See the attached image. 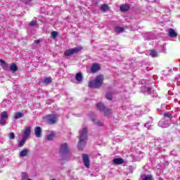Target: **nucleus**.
I'll use <instances>...</instances> for the list:
<instances>
[{
    "instance_id": "obj_1",
    "label": "nucleus",
    "mask_w": 180,
    "mask_h": 180,
    "mask_svg": "<svg viewBox=\"0 0 180 180\" xmlns=\"http://www.w3.org/2000/svg\"><path fill=\"white\" fill-rule=\"evenodd\" d=\"M79 136L77 143L78 150H84V147L86 146V140H88V128L84 127L79 131Z\"/></svg>"
},
{
    "instance_id": "obj_2",
    "label": "nucleus",
    "mask_w": 180,
    "mask_h": 180,
    "mask_svg": "<svg viewBox=\"0 0 180 180\" xmlns=\"http://www.w3.org/2000/svg\"><path fill=\"white\" fill-rule=\"evenodd\" d=\"M105 77L103 75H97L94 80H91L89 82V88H94L96 89H100L103 84Z\"/></svg>"
},
{
    "instance_id": "obj_3",
    "label": "nucleus",
    "mask_w": 180,
    "mask_h": 180,
    "mask_svg": "<svg viewBox=\"0 0 180 180\" xmlns=\"http://www.w3.org/2000/svg\"><path fill=\"white\" fill-rule=\"evenodd\" d=\"M96 106L98 110L104 113L105 117H109V116L112 115V109L106 107L103 103H98Z\"/></svg>"
},
{
    "instance_id": "obj_4",
    "label": "nucleus",
    "mask_w": 180,
    "mask_h": 180,
    "mask_svg": "<svg viewBox=\"0 0 180 180\" xmlns=\"http://www.w3.org/2000/svg\"><path fill=\"white\" fill-rule=\"evenodd\" d=\"M44 119L48 124H56L58 120V116L57 114H51L45 116Z\"/></svg>"
},
{
    "instance_id": "obj_5",
    "label": "nucleus",
    "mask_w": 180,
    "mask_h": 180,
    "mask_svg": "<svg viewBox=\"0 0 180 180\" xmlns=\"http://www.w3.org/2000/svg\"><path fill=\"white\" fill-rule=\"evenodd\" d=\"M82 50V47L77 46L73 49H68L65 51L64 55L65 57H70V56H72L73 54H75L77 53H79Z\"/></svg>"
},
{
    "instance_id": "obj_6",
    "label": "nucleus",
    "mask_w": 180,
    "mask_h": 180,
    "mask_svg": "<svg viewBox=\"0 0 180 180\" xmlns=\"http://www.w3.org/2000/svg\"><path fill=\"white\" fill-rule=\"evenodd\" d=\"M82 160L84 167L86 168H89L91 167V160H89V155L86 153H84L82 155Z\"/></svg>"
},
{
    "instance_id": "obj_7",
    "label": "nucleus",
    "mask_w": 180,
    "mask_h": 180,
    "mask_svg": "<svg viewBox=\"0 0 180 180\" xmlns=\"http://www.w3.org/2000/svg\"><path fill=\"white\" fill-rule=\"evenodd\" d=\"M60 151L62 154H68L70 153V148L67 143H65L60 146Z\"/></svg>"
},
{
    "instance_id": "obj_8",
    "label": "nucleus",
    "mask_w": 180,
    "mask_h": 180,
    "mask_svg": "<svg viewBox=\"0 0 180 180\" xmlns=\"http://www.w3.org/2000/svg\"><path fill=\"white\" fill-rule=\"evenodd\" d=\"M101 70V65L98 63H94L91 68V72L95 74V72H98V71Z\"/></svg>"
},
{
    "instance_id": "obj_9",
    "label": "nucleus",
    "mask_w": 180,
    "mask_h": 180,
    "mask_svg": "<svg viewBox=\"0 0 180 180\" xmlns=\"http://www.w3.org/2000/svg\"><path fill=\"white\" fill-rule=\"evenodd\" d=\"M41 133H43V130H41V127H36L34 128L35 137H37V139L41 137Z\"/></svg>"
},
{
    "instance_id": "obj_10",
    "label": "nucleus",
    "mask_w": 180,
    "mask_h": 180,
    "mask_svg": "<svg viewBox=\"0 0 180 180\" xmlns=\"http://www.w3.org/2000/svg\"><path fill=\"white\" fill-rule=\"evenodd\" d=\"M32 131V127H27L25 128L24 130V134L22 135V138L24 139H27L30 136V133Z\"/></svg>"
},
{
    "instance_id": "obj_11",
    "label": "nucleus",
    "mask_w": 180,
    "mask_h": 180,
    "mask_svg": "<svg viewBox=\"0 0 180 180\" xmlns=\"http://www.w3.org/2000/svg\"><path fill=\"white\" fill-rule=\"evenodd\" d=\"M120 11L121 12H128V11H130V5L129 4H122L120 7Z\"/></svg>"
},
{
    "instance_id": "obj_12",
    "label": "nucleus",
    "mask_w": 180,
    "mask_h": 180,
    "mask_svg": "<svg viewBox=\"0 0 180 180\" xmlns=\"http://www.w3.org/2000/svg\"><path fill=\"white\" fill-rule=\"evenodd\" d=\"M112 162L115 164V165H120L124 162V160L122 158H117L112 160Z\"/></svg>"
},
{
    "instance_id": "obj_13",
    "label": "nucleus",
    "mask_w": 180,
    "mask_h": 180,
    "mask_svg": "<svg viewBox=\"0 0 180 180\" xmlns=\"http://www.w3.org/2000/svg\"><path fill=\"white\" fill-rule=\"evenodd\" d=\"M168 34L170 37H176L178 36V33L175 32V30L170 28L168 30Z\"/></svg>"
},
{
    "instance_id": "obj_14",
    "label": "nucleus",
    "mask_w": 180,
    "mask_h": 180,
    "mask_svg": "<svg viewBox=\"0 0 180 180\" xmlns=\"http://www.w3.org/2000/svg\"><path fill=\"white\" fill-rule=\"evenodd\" d=\"M75 79L77 82H82L84 77H82V73L81 72L77 73L75 75Z\"/></svg>"
},
{
    "instance_id": "obj_15",
    "label": "nucleus",
    "mask_w": 180,
    "mask_h": 180,
    "mask_svg": "<svg viewBox=\"0 0 180 180\" xmlns=\"http://www.w3.org/2000/svg\"><path fill=\"white\" fill-rule=\"evenodd\" d=\"M100 9L103 12H108L110 11V6L108 4H102Z\"/></svg>"
},
{
    "instance_id": "obj_16",
    "label": "nucleus",
    "mask_w": 180,
    "mask_h": 180,
    "mask_svg": "<svg viewBox=\"0 0 180 180\" xmlns=\"http://www.w3.org/2000/svg\"><path fill=\"white\" fill-rule=\"evenodd\" d=\"M29 154V149L24 148L20 152V157H27V155Z\"/></svg>"
},
{
    "instance_id": "obj_17",
    "label": "nucleus",
    "mask_w": 180,
    "mask_h": 180,
    "mask_svg": "<svg viewBox=\"0 0 180 180\" xmlns=\"http://www.w3.org/2000/svg\"><path fill=\"white\" fill-rule=\"evenodd\" d=\"M150 56L153 58L158 57V53L154 49L150 50Z\"/></svg>"
},
{
    "instance_id": "obj_18",
    "label": "nucleus",
    "mask_w": 180,
    "mask_h": 180,
    "mask_svg": "<svg viewBox=\"0 0 180 180\" xmlns=\"http://www.w3.org/2000/svg\"><path fill=\"white\" fill-rule=\"evenodd\" d=\"M10 70L13 71V72H16L18 71V66L15 63H12L10 66Z\"/></svg>"
},
{
    "instance_id": "obj_19",
    "label": "nucleus",
    "mask_w": 180,
    "mask_h": 180,
    "mask_svg": "<svg viewBox=\"0 0 180 180\" xmlns=\"http://www.w3.org/2000/svg\"><path fill=\"white\" fill-rule=\"evenodd\" d=\"M20 117H23V113L18 112H15L14 115V118L15 119H20Z\"/></svg>"
},
{
    "instance_id": "obj_20",
    "label": "nucleus",
    "mask_w": 180,
    "mask_h": 180,
    "mask_svg": "<svg viewBox=\"0 0 180 180\" xmlns=\"http://www.w3.org/2000/svg\"><path fill=\"white\" fill-rule=\"evenodd\" d=\"M26 138H23L22 139V140L20 141L19 144H18V147L22 148L23 146H25V143H26Z\"/></svg>"
},
{
    "instance_id": "obj_21",
    "label": "nucleus",
    "mask_w": 180,
    "mask_h": 180,
    "mask_svg": "<svg viewBox=\"0 0 180 180\" xmlns=\"http://www.w3.org/2000/svg\"><path fill=\"white\" fill-rule=\"evenodd\" d=\"M44 84L46 85H49V84H51V78L50 77H46L44 80Z\"/></svg>"
},
{
    "instance_id": "obj_22",
    "label": "nucleus",
    "mask_w": 180,
    "mask_h": 180,
    "mask_svg": "<svg viewBox=\"0 0 180 180\" xmlns=\"http://www.w3.org/2000/svg\"><path fill=\"white\" fill-rule=\"evenodd\" d=\"M54 137H56V134L54 133H51L46 136V139L49 141L53 140Z\"/></svg>"
},
{
    "instance_id": "obj_23",
    "label": "nucleus",
    "mask_w": 180,
    "mask_h": 180,
    "mask_svg": "<svg viewBox=\"0 0 180 180\" xmlns=\"http://www.w3.org/2000/svg\"><path fill=\"white\" fill-rule=\"evenodd\" d=\"M1 119H6L9 115L6 111H4L1 114Z\"/></svg>"
},
{
    "instance_id": "obj_24",
    "label": "nucleus",
    "mask_w": 180,
    "mask_h": 180,
    "mask_svg": "<svg viewBox=\"0 0 180 180\" xmlns=\"http://www.w3.org/2000/svg\"><path fill=\"white\" fill-rule=\"evenodd\" d=\"M115 30L118 33H122V32H124V28H123L122 27H116Z\"/></svg>"
},
{
    "instance_id": "obj_25",
    "label": "nucleus",
    "mask_w": 180,
    "mask_h": 180,
    "mask_svg": "<svg viewBox=\"0 0 180 180\" xmlns=\"http://www.w3.org/2000/svg\"><path fill=\"white\" fill-rule=\"evenodd\" d=\"M164 116L165 117H168L169 119H172V114L169 113V112H165L164 113Z\"/></svg>"
},
{
    "instance_id": "obj_26",
    "label": "nucleus",
    "mask_w": 180,
    "mask_h": 180,
    "mask_svg": "<svg viewBox=\"0 0 180 180\" xmlns=\"http://www.w3.org/2000/svg\"><path fill=\"white\" fill-rule=\"evenodd\" d=\"M8 138L10 140H15V133L11 132L8 134Z\"/></svg>"
},
{
    "instance_id": "obj_27",
    "label": "nucleus",
    "mask_w": 180,
    "mask_h": 180,
    "mask_svg": "<svg viewBox=\"0 0 180 180\" xmlns=\"http://www.w3.org/2000/svg\"><path fill=\"white\" fill-rule=\"evenodd\" d=\"M27 173L26 172H22V176H21V178H22V180H26V179H27Z\"/></svg>"
},
{
    "instance_id": "obj_28",
    "label": "nucleus",
    "mask_w": 180,
    "mask_h": 180,
    "mask_svg": "<svg viewBox=\"0 0 180 180\" xmlns=\"http://www.w3.org/2000/svg\"><path fill=\"white\" fill-rule=\"evenodd\" d=\"M105 98L106 99H108V101H112V94H110V93H107L105 94Z\"/></svg>"
},
{
    "instance_id": "obj_29",
    "label": "nucleus",
    "mask_w": 180,
    "mask_h": 180,
    "mask_svg": "<svg viewBox=\"0 0 180 180\" xmlns=\"http://www.w3.org/2000/svg\"><path fill=\"white\" fill-rule=\"evenodd\" d=\"M0 124H1V126H5V124H6V121H5V119L1 118Z\"/></svg>"
},
{
    "instance_id": "obj_30",
    "label": "nucleus",
    "mask_w": 180,
    "mask_h": 180,
    "mask_svg": "<svg viewBox=\"0 0 180 180\" xmlns=\"http://www.w3.org/2000/svg\"><path fill=\"white\" fill-rule=\"evenodd\" d=\"M93 122H95V124H96V126H103V122H101L100 121H97L96 122L95 120H93Z\"/></svg>"
},
{
    "instance_id": "obj_31",
    "label": "nucleus",
    "mask_w": 180,
    "mask_h": 180,
    "mask_svg": "<svg viewBox=\"0 0 180 180\" xmlns=\"http://www.w3.org/2000/svg\"><path fill=\"white\" fill-rule=\"evenodd\" d=\"M30 26H36V25H37V20H34V21H31L29 23Z\"/></svg>"
},
{
    "instance_id": "obj_32",
    "label": "nucleus",
    "mask_w": 180,
    "mask_h": 180,
    "mask_svg": "<svg viewBox=\"0 0 180 180\" xmlns=\"http://www.w3.org/2000/svg\"><path fill=\"white\" fill-rule=\"evenodd\" d=\"M58 34V33L56 31H53L51 32V36L53 37V39H56V37H57Z\"/></svg>"
},
{
    "instance_id": "obj_33",
    "label": "nucleus",
    "mask_w": 180,
    "mask_h": 180,
    "mask_svg": "<svg viewBox=\"0 0 180 180\" xmlns=\"http://www.w3.org/2000/svg\"><path fill=\"white\" fill-rule=\"evenodd\" d=\"M143 180H152L151 176H145Z\"/></svg>"
},
{
    "instance_id": "obj_34",
    "label": "nucleus",
    "mask_w": 180,
    "mask_h": 180,
    "mask_svg": "<svg viewBox=\"0 0 180 180\" xmlns=\"http://www.w3.org/2000/svg\"><path fill=\"white\" fill-rule=\"evenodd\" d=\"M41 40L40 39H37V40H34V42L35 43V44H39L41 43Z\"/></svg>"
},
{
    "instance_id": "obj_35",
    "label": "nucleus",
    "mask_w": 180,
    "mask_h": 180,
    "mask_svg": "<svg viewBox=\"0 0 180 180\" xmlns=\"http://www.w3.org/2000/svg\"><path fill=\"white\" fill-rule=\"evenodd\" d=\"M0 63H1V64L6 65V62H5V60H4L2 59H0Z\"/></svg>"
},
{
    "instance_id": "obj_36",
    "label": "nucleus",
    "mask_w": 180,
    "mask_h": 180,
    "mask_svg": "<svg viewBox=\"0 0 180 180\" xmlns=\"http://www.w3.org/2000/svg\"><path fill=\"white\" fill-rule=\"evenodd\" d=\"M147 91H148V92L150 94V92H151V88H150V87H148V88L147 89Z\"/></svg>"
},
{
    "instance_id": "obj_37",
    "label": "nucleus",
    "mask_w": 180,
    "mask_h": 180,
    "mask_svg": "<svg viewBox=\"0 0 180 180\" xmlns=\"http://www.w3.org/2000/svg\"><path fill=\"white\" fill-rule=\"evenodd\" d=\"M27 180H32V179H28Z\"/></svg>"
}]
</instances>
